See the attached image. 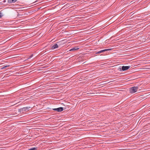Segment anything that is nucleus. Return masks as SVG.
Returning <instances> with one entry per match:
<instances>
[{
    "mask_svg": "<svg viewBox=\"0 0 150 150\" xmlns=\"http://www.w3.org/2000/svg\"><path fill=\"white\" fill-rule=\"evenodd\" d=\"M138 87L137 86H134L129 89L130 92L131 93H134L137 91Z\"/></svg>",
    "mask_w": 150,
    "mask_h": 150,
    "instance_id": "obj_1",
    "label": "nucleus"
},
{
    "mask_svg": "<svg viewBox=\"0 0 150 150\" xmlns=\"http://www.w3.org/2000/svg\"><path fill=\"white\" fill-rule=\"evenodd\" d=\"M53 110L57 111V112H60L62 111L63 110V108L62 107H60L57 108L53 109Z\"/></svg>",
    "mask_w": 150,
    "mask_h": 150,
    "instance_id": "obj_2",
    "label": "nucleus"
},
{
    "mask_svg": "<svg viewBox=\"0 0 150 150\" xmlns=\"http://www.w3.org/2000/svg\"><path fill=\"white\" fill-rule=\"evenodd\" d=\"M130 67V66H123L122 67L121 69L123 71H125L127 70Z\"/></svg>",
    "mask_w": 150,
    "mask_h": 150,
    "instance_id": "obj_3",
    "label": "nucleus"
},
{
    "mask_svg": "<svg viewBox=\"0 0 150 150\" xmlns=\"http://www.w3.org/2000/svg\"><path fill=\"white\" fill-rule=\"evenodd\" d=\"M111 50V49H105V50H101V51H100L98 52L97 53L100 54V53H101L103 52H105V51L110 50Z\"/></svg>",
    "mask_w": 150,
    "mask_h": 150,
    "instance_id": "obj_4",
    "label": "nucleus"
},
{
    "mask_svg": "<svg viewBox=\"0 0 150 150\" xmlns=\"http://www.w3.org/2000/svg\"><path fill=\"white\" fill-rule=\"evenodd\" d=\"M58 47V46L57 44L53 45L51 47V49L53 50Z\"/></svg>",
    "mask_w": 150,
    "mask_h": 150,
    "instance_id": "obj_5",
    "label": "nucleus"
},
{
    "mask_svg": "<svg viewBox=\"0 0 150 150\" xmlns=\"http://www.w3.org/2000/svg\"><path fill=\"white\" fill-rule=\"evenodd\" d=\"M17 0H8V2L10 3H14Z\"/></svg>",
    "mask_w": 150,
    "mask_h": 150,
    "instance_id": "obj_6",
    "label": "nucleus"
},
{
    "mask_svg": "<svg viewBox=\"0 0 150 150\" xmlns=\"http://www.w3.org/2000/svg\"><path fill=\"white\" fill-rule=\"evenodd\" d=\"M30 108V107H25V108H23V111H26L27 110H28V109Z\"/></svg>",
    "mask_w": 150,
    "mask_h": 150,
    "instance_id": "obj_7",
    "label": "nucleus"
},
{
    "mask_svg": "<svg viewBox=\"0 0 150 150\" xmlns=\"http://www.w3.org/2000/svg\"><path fill=\"white\" fill-rule=\"evenodd\" d=\"M79 49V48H77L76 47H74L71 49L70 50V51H73L76 50L77 49Z\"/></svg>",
    "mask_w": 150,
    "mask_h": 150,
    "instance_id": "obj_8",
    "label": "nucleus"
},
{
    "mask_svg": "<svg viewBox=\"0 0 150 150\" xmlns=\"http://www.w3.org/2000/svg\"><path fill=\"white\" fill-rule=\"evenodd\" d=\"M18 112L20 113H23L24 112H23V108H21V109L18 110Z\"/></svg>",
    "mask_w": 150,
    "mask_h": 150,
    "instance_id": "obj_9",
    "label": "nucleus"
},
{
    "mask_svg": "<svg viewBox=\"0 0 150 150\" xmlns=\"http://www.w3.org/2000/svg\"><path fill=\"white\" fill-rule=\"evenodd\" d=\"M10 66V65H6V66H4V67H2L1 68V69H4L5 68H6V67H9Z\"/></svg>",
    "mask_w": 150,
    "mask_h": 150,
    "instance_id": "obj_10",
    "label": "nucleus"
},
{
    "mask_svg": "<svg viewBox=\"0 0 150 150\" xmlns=\"http://www.w3.org/2000/svg\"><path fill=\"white\" fill-rule=\"evenodd\" d=\"M37 148L34 147L30 148L29 150H37Z\"/></svg>",
    "mask_w": 150,
    "mask_h": 150,
    "instance_id": "obj_11",
    "label": "nucleus"
},
{
    "mask_svg": "<svg viewBox=\"0 0 150 150\" xmlns=\"http://www.w3.org/2000/svg\"><path fill=\"white\" fill-rule=\"evenodd\" d=\"M90 94L91 95H90L91 96H94V95L95 94L94 93H90Z\"/></svg>",
    "mask_w": 150,
    "mask_h": 150,
    "instance_id": "obj_12",
    "label": "nucleus"
},
{
    "mask_svg": "<svg viewBox=\"0 0 150 150\" xmlns=\"http://www.w3.org/2000/svg\"><path fill=\"white\" fill-rule=\"evenodd\" d=\"M33 56V54L31 55L29 57V58L28 59H29V58H30L31 57H32Z\"/></svg>",
    "mask_w": 150,
    "mask_h": 150,
    "instance_id": "obj_13",
    "label": "nucleus"
},
{
    "mask_svg": "<svg viewBox=\"0 0 150 150\" xmlns=\"http://www.w3.org/2000/svg\"><path fill=\"white\" fill-rule=\"evenodd\" d=\"M2 14L1 13H0V18H1V17H2Z\"/></svg>",
    "mask_w": 150,
    "mask_h": 150,
    "instance_id": "obj_14",
    "label": "nucleus"
},
{
    "mask_svg": "<svg viewBox=\"0 0 150 150\" xmlns=\"http://www.w3.org/2000/svg\"><path fill=\"white\" fill-rule=\"evenodd\" d=\"M18 17H19V15H18Z\"/></svg>",
    "mask_w": 150,
    "mask_h": 150,
    "instance_id": "obj_15",
    "label": "nucleus"
}]
</instances>
